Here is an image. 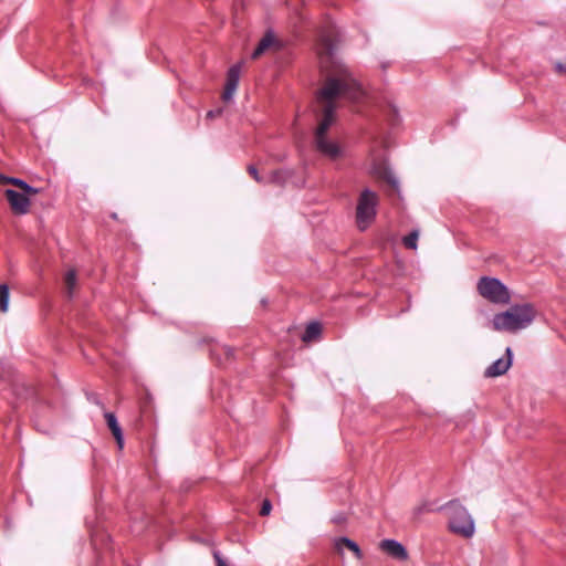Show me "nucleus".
I'll use <instances>...</instances> for the list:
<instances>
[{
	"mask_svg": "<svg viewBox=\"0 0 566 566\" xmlns=\"http://www.w3.org/2000/svg\"><path fill=\"white\" fill-rule=\"evenodd\" d=\"M248 172L259 184H263L266 181L274 182V184L280 182L281 171H279V170L272 171L269 177V180H265L262 176H260L258 169L253 165L248 166Z\"/></svg>",
	"mask_w": 566,
	"mask_h": 566,
	"instance_id": "12",
	"label": "nucleus"
},
{
	"mask_svg": "<svg viewBox=\"0 0 566 566\" xmlns=\"http://www.w3.org/2000/svg\"><path fill=\"white\" fill-rule=\"evenodd\" d=\"M241 66L240 64L232 65L227 74V82L238 86L240 80Z\"/></svg>",
	"mask_w": 566,
	"mask_h": 566,
	"instance_id": "16",
	"label": "nucleus"
},
{
	"mask_svg": "<svg viewBox=\"0 0 566 566\" xmlns=\"http://www.w3.org/2000/svg\"><path fill=\"white\" fill-rule=\"evenodd\" d=\"M21 185L23 186V188L21 189L22 190L21 193H25L27 197L32 196V195H36L39 192L38 189L31 187L27 182L25 184H21Z\"/></svg>",
	"mask_w": 566,
	"mask_h": 566,
	"instance_id": "22",
	"label": "nucleus"
},
{
	"mask_svg": "<svg viewBox=\"0 0 566 566\" xmlns=\"http://www.w3.org/2000/svg\"><path fill=\"white\" fill-rule=\"evenodd\" d=\"M104 416L112 434L114 436L119 449H122L124 446V436L115 415L112 412H106Z\"/></svg>",
	"mask_w": 566,
	"mask_h": 566,
	"instance_id": "9",
	"label": "nucleus"
},
{
	"mask_svg": "<svg viewBox=\"0 0 566 566\" xmlns=\"http://www.w3.org/2000/svg\"><path fill=\"white\" fill-rule=\"evenodd\" d=\"M346 520H347V517H346L345 514L338 513V514L333 516L332 521H333V523H335L337 525H343V524H345Z\"/></svg>",
	"mask_w": 566,
	"mask_h": 566,
	"instance_id": "24",
	"label": "nucleus"
},
{
	"mask_svg": "<svg viewBox=\"0 0 566 566\" xmlns=\"http://www.w3.org/2000/svg\"><path fill=\"white\" fill-rule=\"evenodd\" d=\"M478 292L492 303H509L507 287L497 279L483 276L478 282Z\"/></svg>",
	"mask_w": 566,
	"mask_h": 566,
	"instance_id": "5",
	"label": "nucleus"
},
{
	"mask_svg": "<svg viewBox=\"0 0 566 566\" xmlns=\"http://www.w3.org/2000/svg\"><path fill=\"white\" fill-rule=\"evenodd\" d=\"M375 174L386 180L395 190H398L399 184L397 178L394 176L391 171L387 168H382L381 170L375 169Z\"/></svg>",
	"mask_w": 566,
	"mask_h": 566,
	"instance_id": "14",
	"label": "nucleus"
},
{
	"mask_svg": "<svg viewBox=\"0 0 566 566\" xmlns=\"http://www.w3.org/2000/svg\"><path fill=\"white\" fill-rule=\"evenodd\" d=\"M221 113H222V109H221V108H218V109H214V111H213V109H212V111H209V112L207 113V118H214V117H217V116H220V115H221Z\"/></svg>",
	"mask_w": 566,
	"mask_h": 566,
	"instance_id": "26",
	"label": "nucleus"
},
{
	"mask_svg": "<svg viewBox=\"0 0 566 566\" xmlns=\"http://www.w3.org/2000/svg\"><path fill=\"white\" fill-rule=\"evenodd\" d=\"M8 182L19 187L20 189L23 188V186L21 184H25V181H23L22 179H18V178H8Z\"/></svg>",
	"mask_w": 566,
	"mask_h": 566,
	"instance_id": "25",
	"label": "nucleus"
},
{
	"mask_svg": "<svg viewBox=\"0 0 566 566\" xmlns=\"http://www.w3.org/2000/svg\"><path fill=\"white\" fill-rule=\"evenodd\" d=\"M418 238H419V232L417 230H413L408 235L403 237L402 243H403L405 248L410 249V250H416Z\"/></svg>",
	"mask_w": 566,
	"mask_h": 566,
	"instance_id": "18",
	"label": "nucleus"
},
{
	"mask_svg": "<svg viewBox=\"0 0 566 566\" xmlns=\"http://www.w3.org/2000/svg\"><path fill=\"white\" fill-rule=\"evenodd\" d=\"M442 509L447 512L451 532L464 538L473 536L475 532L473 518L458 500L448 502Z\"/></svg>",
	"mask_w": 566,
	"mask_h": 566,
	"instance_id": "3",
	"label": "nucleus"
},
{
	"mask_svg": "<svg viewBox=\"0 0 566 566\" xmlns=\"http://www.w3.org/2000/svg\"><path fill=\"white\" fill-rule=\"evenodd\" d=\"M513 353L510 347L505 350V357H501L493 361L484 371L486 378H494L504 375L512 365Z\"/></svg>",
	"mask_w": 566,
	"mask_h": 566,
	"instance_id": "7",
	"label": "nucleus"
},
{
	"mask_svg": "<svg viewBox=\"0 0 566 566\" xmlns=\"http://www.w3.org/2000/svg\"><path fill=\"white\" fill-rule=\"evenodd\" d=\"M380 548L392 558L399 560H406L408 558L407 549L403 547L402 544L395 539L381 541Z\"/></svg>",
	"mask_w": 566,
	"mask_h": 566,
	"instance_id": "8",
	"label": "nucleus"
},
{
	"mask_svg": "<svg viewBox=\"0 0 566 566\" xmlns=\"http://www.w3.org/2000/svg\"><path fill=\"white\" fill-rule=\"evenodd\" d=\"M343 546L347 547L352 551L357 558H361V551L359 546L352 539L347 537H339L335 541V548L338 553L343 552Z\"/></svg>",
	"mask_w": 566,
	"mask_h": 566,
	"instance_id": "11",
	"label": "nucleus"
},
{
	"mask_svg": "<svg viewBox=\"0 0 566 566\" xmlns=\"http://www.w3.org/2000/svg\"><path fill=\"white\" fill-rule=\"evenodd\" d=\"M557 69H558V71L566 73V64L565 65L558 64Z\"/></svg>",
	"mask_w": 566,
	"mask_h": 566,
	"instance_id": "28",
	"label": "nucleus"
},
{
	"mask_svg": "<svg viewBox=\"0 0 566 566\" xmlns=\"http://www.w3.org/2000/svg\"><path fill=\"white\" fill-rule=\"evenodd\" d=\"M378 196L370 189H364L356 207V221L360 230H365L376 218Z\"/></svg>",
	"mask_w": 566,
	"mask_h": 566,
	"instance_id": "4",
	"label": "nucleus"
},
{
	"mask_svg": "<svg viewBox=\"0 0 566 566\" xmlns=\"http://www.w3.org/2000/svg\"><path fill=\"white\" fill-rule=\"evenodd\" d=\"M9 306V287L7 284H0V311L6 313Z\"/></svg>",
	"mask_w": 566,
	"mask_h": 566,
	"instance_id": "17",
	"label": "nucleus"
},
{
	"mask_svg": "<svg viewBox=\"0 0 566 566\" xmlns=\"http://www.w3.org/2000/svg\"><path fill=\"white\" fill-rule=\"evenodd\" d=\"M238 86L233 85V84H230V83H226V87H224V91L222 93V98L227 102V101H230L235 92Z\"/></svg>",
	"mask_w": 566,
	"mask_h": 566,
	"instance_id": "19",
	"label": "nucleus"
},
{
	"mask_svg": "<svg viewBox=\"0 0 566 566\" xmlns=\"http://www.w3.org/2000/svg\"><path fill=\"white\" fill-rule=\"evenodd\" d=\"M6 198L10 203L12 211L15 214H25L30 209V199L25 196V193H21L13 189L6 190Z\"/></svg>",
	"mask_w": 566,
	"mask_h": 566,
	"instance_id": "6",
	"label": "nucleus"
},
{
	"mask_svg": "<svg viewBox=\"0 0 566 566\" xmlns=\"http://www.w3.org/2000/svg\"><path fill=\"white\" fill-rule=\"evenodd\" d=\"M65 291L69 297L73 295L76 285V273L74 270H69L64 276Z\"/></svg>",
	"mask_w": 566,
	"mask_h": 566,
	"instance_id": "15",
	"label": "nucleus"
},
{
	"mask_svg": "<svg viewBox=\"0 0 566 566\" xmlns=\"http://www.w3.org/2000/svg\"><path fill=\"white\" fill-rule=\"evenodd\" d=\"M321 332H322L321 324L317 322H312L306 326L305 332L302 336V340L305 343H310V342L316 339L321 335Z\"/></svg>",
	"mask_w": 566,
	"mask_h": 566,
	"instance_id": "13",
	"label": "nucleus"
},
{
	"mask_svg": "<svg viewBox=\"0 0 566 566\" xmlns=\"http://www.w3.org/2000/svg\"><path fill=\"white\" fill-rule=\"evenodd\" d=\"M276 40L272 32H266L264 36L260 40L256 48L254 49L251 57L253 60L259 59L264 52H266L270 48L275 46Z\"/></svg>",
	"mask_w": 566,
	"mask_h": 566,
	"instance_id": "10",
	"label": "nucleus"
},
{
	"mask_svg": "<svg viewBox=\"0 0 566 566\" xmlns=\"http://www.w3.org/2000/svg\"><path fill=\"white\" fill-rule=\"evenodd\" d=\"M387 116H388V120L390 123V125L395 126L398 124V109L394 106H390L388 108V113H387Z\"/></svg>",
	"mask_w": 566,
	"mask_h": 566,
	"instance_id": "20",
	"label": "nucleus"
},
{
	"mask_svg": "<svg viewBox=\"0 0 566 566\" xmlns=\"http://www.w3.org/2000/svg\"><path fill=\"white\" fill-rule=\"evenodd\" d=\"M339 42L337 28L328 23L318 34V55L322 67L326 70V80L317 92V101L323 104V117L315 132L316 148L331 159L340 156L339 146L326 138V133L335 122L337 108L335 99L344 97L349 102H359L365 92L347 65L334 57V51Z\"/></svg>",
	"mask_w": 566,
	"mask_h": 566,
	"instance_id": "1",
	"label": "nucleus"
},
{
	"mask_svg": "<svg viewBox=\"0 0 566 566\" xmlns=\"http://www.w3.org/2000/svg\"><path fill=\"white\" fill-rule=\"evenodd\" d=\"M8 178H9V177H7V176H4V175H1V174H0V182H1V184H9V182H8Z\"/></svg>",
	"mask_w": 566,
	"mask_h": 566,
	"instance_id": "27",
	"label": "nucleus"
},
{
	"mask_svg": "<svg viewBox=\"0 0 566 566\" xmlns=\"http://www.w3.org/2000/svg\"><path fill=\"white\" fill-rule=\"evenodd\" d=\"M213 558L216 560V566H228L223 557L221 556L220 552L214 551L213 552Z\"/></svg>",
	"mask_w": 566,
	"mask_h": 566,
	"instance_id": "23",
	"label": "nucleus"
},
{
	"mask_svg": "<svg viewBox=\"0 0 566 566\" xmlns=\"http://www.w3.org/2000/svg\"><path fill=\"white\" fill-rule=\"evenodd\" d=\"M271 510H272L271 502L269 500H264L262 502V506H261V510H260V515L266 516V515L270 514Z\"/></svg>",
	"mask_w": 566,
	"mask_h": 566,
	"instance_id": "21",
	"label": "nucleus"
},
{
	"mask_svg": "<svg viewBox=\"0 0 566 566\" xmlns=\"http://www.w3.org/2000/svg\"><path fill=\"white\" fill-rule=\"evenodd\" d=\"M535 317V310L532 304H516L506 312L496 314L493 318V326L496 331L516 332L527 327Z\"/></svg>",
	"mask_w": 566,
	"mask_h": 566,
	"instance_id": "2",
	"label": "nucleus"
}]
</instances>
